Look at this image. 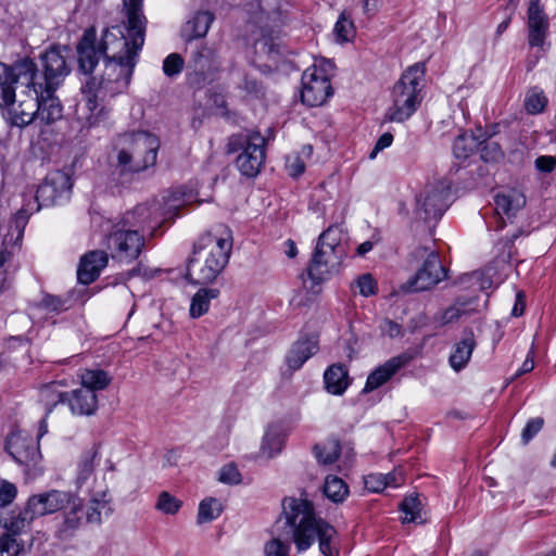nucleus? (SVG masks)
Masks as SVG:
<instances>
[{
	"label": "nucleus",
	"mask_w": 556,
	"mask_h": 556,
	"mask_svg": "<svg viewBox=\"0 0 556 556\" xmlns=\"http://www.w3.org/2000/svg\"><path fill=\"white\" fill-rule=\"evenodd\" d=\"M78 497L65 491L52 490L28 498L33 516H45L59 510H66Z\"/></svg>",
	"instance_id": "21"
},
{
	"label": "nucleus",
	"mask_w": 556,
	"mask_h": 556,
	"mask_svg": "<svg viewBox=\"0 0 556 556\" xmlns=\"http://www.w3.org/2000/svg\"><path fill=\"white\" fill-rule=\"evenodd\" d=\"M219 295V290L215 288H201L191 299L190 316L199 318L210 308L211 301Z\"/></svg>",
	"instance_id": "36"
},
{
	"label": "nucleus",
	"mask_w": 556,
	"mask_h": 556,
	"mask_svg": "<svg viewBox=\"0 0 556 556\" xmlns=\"http://www.w3.org/2000/svg\"><path fill=\"white\" fill-rule=\"evenodd\" d=\"M16 494V486L13 483L3 481L0 485V507L11 504Z\"/></svg>",
	"instance_id": "57"
},
{
	"label": "nucleus",
	"mask_w": 556,
	"mask_h": 556,
	"mask_svg": "<svg viewBox=\"0 0 556 556\" xmlns=\"http://www.w3.org/2000/svg\"><path fill=\"white\" fill-rule=\"evenodd\" d=\"M68 301L63 300L60 296L46 294L39 303V307L48 313L59 314L63 311L68 309Z\"/></svg>",
	"instance_id": "48"
},
{
	"label": "nucleus",
	"mask_w": 556,
	"mask_h": 556,
	"mask_svg": "<svg viewBox=\"0 0 556 556\" xmlns=\"http://www.w3.org/2000/svg\"><path fill=\"white\" fill-rule=\"evenodd\" d=\"M81 93L89 111V115L86 117L87 123L89 126H93L103 115V106H101L99 100H103L109 94H104V90L98 86V78L94 76L86 78L81 86Z\"/></svg>",
	"instance_id": "24"
},
{
	"label": "nucleus",
	"mask_w": 556,
	"mask_h": 556,
	"mask_svg": "<svg viewBox=\"0 0 556 556\" xmlns=\"http://www.w3.org/2000/svg\"><path fill=\"white\" fill-rule=\"evenodd\" d=\"M345 256L346 250H334L317 243L306 270L308 278L315 285L327 280L332 274L338 273Z\"/></svg>",
	"instance_id": "16"
},
{
	"label": "nucleus",
	"mask_w": 556,
	"mask_h": 556,
	"mask_svg": "<svg viewBox=\"0 0 556 556\" xmlns=\"http://www.w3.org/2000/svg\"><path fill=\"white\" fill-rule=\"evenodd\" d=\"M446 278V269L442 265L439 254L431 251L427 254L422 266L417 270L402 289L409 292L430 290Z\"/></svg>",
	"instance_id": "17"
},
{
	"label": "nucleus",
	"mask_w": 556,
	"mask_h": 556,
	"mask_svg": "<svg viewBox=\"0 0 556 556\" xmlns=\"http://www.w3.org/2000/svg\"><path fill=\"white\" fill-rule=\"evenodd\" d=\"M222 65L217 50L213 46L201 43L188 60L187 83L195 89H202L213 81Z\"/></svg>",
	"instance_id": "12"
},
{
	"label": "nucleus",
	"mask_w": 556,
	"mask_h": 556,
	"mask_svg": "<svg viewBox=\"0 0 556 556\" xmlns=\"http://www.w3.org/2000/svg\"><path fill=\"white\" fill-rule=\"evenodd\" d=\"M215 14L210 10H198L193 12L182 25L180 34L186 42L204 38L213 22Z\"/></svg>",
	"instance_id": "25"
},
{
	"label": "nucleus",
	"mask_w": 556,
	"mask_h": 556,
	"mask_svg": "<svg viewBox=\"0 0 556 556\" xmlns=\"http://www.w3.org/2000/svg\"><path fill=\"white\" fill-rule=\"evenodd\" d=\"M482 142L472 134H460L454 141L453 153L456 159L466 160L469 157Z\"/></svg>",
	"instance_id": "37"
},
{
	"label": "nucleus",
	"mask_w": 556,
	"mask_h": 556,
	"mask_svg": "<svg viewBox=\"0 0 556 556\" xmlns=\"http://www.w3.org/2000/svg\"><path fill=\"white\" fill-rule=\"evenodd\" d=\"M283 446V438L276 429H268L263 438L261 455L273 458L279 454Z\"/></svg>",
	"instance_id": "41"
},
{
	"label": "nucleus",
	"mask_w": 556,
	"mask_h": 556,
	"mask_svg": "<svg viewBox=\"0 0 556 556\" xmlns=\"http://www.w3.org/2000/svg\"><path fill=\"white\" fill-rule=\"evenodd\" d=\"M547 103V99L543 91L530 90L525 99V106L528 113L538 114L543 111Z\"/></svg>",
	"instance_id": "47"
},
{
	"label": "nucleus",
	"mask_w": 556,
	"mask_h": 556,
	"mask_svg": "<svg viewBox=\"0 0 556 556\" xmlns=\"http://www.w3.org/2000/svg\"><path fill=\"white\" fill-rule=\"evenodd\" d=\"M42 89L35 85L18 84L12 89V98L1 101V105L8 106L11 124L17 127H25L36 121L38 109H40V94Z\"/></svg>",
	"instance_id": "10"
},
{
	"label": "nucleus",
	"mask_w": 556,
	"mask_h": 556,
	"mask_svg": "<svg viewBox=\"0 0 556 556\" xmlns=\"http://www.w3.org/2000/svg\"><path fill=\"white\" fill-rule=\"evenodd\" d=\"M67 53L66 47L52 46L40 55L42 74L38 73L37 64L29 58L16 61L13 73L23 85L30 84L38 86L43 91L54 92L71 73Z\"/></svg>",
	"instance_id": "4"
},
{
	"label": "nucleus",
	"mask_w": 556,
	"mask_h": 556,
	"mask_svg": "<svg viewBox=\"0 0 556 556\" xmlns=\"http://www.w3.org/2000/svg\"><path fill=\"white\" fill-rule=\"evenodd\" d=\"M425 74V63H415L402 74L392 90V105L386 114L388 121L403 123L417 111L424 99Z\"/></svg>",
	"instance_id": "6"
},
{
	"label": "nucleus",
	"mask_w": 556,
	"mask_h": 556,
	"mask_svg": "<svg viewBox=\"0 0 556 556\" xmlns=\"http://www.w3.org/2000/svg\"><path fill=\"white\" fill-rule=\"evenodd\" d=\"M97 455L98 452L94 448L88 450L81 455L77 469V482L79 484H83L92 476Z\"/></svg>",
	"instance_id": "42"
},
{
	"label": "nucleus",
	"mask_w": 556,
	"mask_h": 556,
	"mask_svg": "<svg viewBox=\"0 0 556 556\" xmlns=\"http://www.w3.org/2000/svg\"><path fill=\"white\" fill-rule=\"evenodd\" d=\"M401 510L404 514L403 522H418L421 519V502L417 495H410L403 500Z\"/></svg>",
	"instance_id": "43"
},
{
	"label": "nucleus",
	"mask_w": 556,
	"mask_h": 556,
	"mask_svg": "<svg viewBox=\"0 0 556 556\" xmlns=\"http://www.w3.org/2000/svg\"><path fill=\"white\" fill-rule=\"evenodd\" d=\"M73 187L72 177L64 170L51 172L43 182L39 185L34 201H29L21 208L14 218L16 228L21 229L26 225L30 214L38 212L42 206H50L62 203L70 199Z\"/></svg>",
	"instance_id": "8"
},
{
	"label": "nucleus",
	"mask_w": 556,
	"mask_h": 556,
	"mask_svg": "<svg viewBox=\"0 0 556 556\" xmlns=\"http://www.w3.org/2000/svg\"><path fill=\"white\" fill-rule=\"evenodd\" d=\"M144 247V238L138 230L124 226L119 222L106 237V248L112 258L130 263L136 260Z\"/></svg>",
	"instance_id": "13"
},
{
	"label": "nucleus",
	"mask_w": 556,
	"mask_h": 556,
	"mask_svg": "<svg viewBox=\"0 0 556 556\" xmlns=\"http://www.w3.org/2000/svg\"><path fill=\"white\" fill-rule=\"evenodd\" d=\"M450 190L443 182L428 185L416 197V218L430 222L441 218L448 207Z\"/></svg>",
	"instance_id": "14"
},
{
	"label": "nucleus",
	"mask_w": 556,
	"mask_h": 556,
	"mask_svg": "<svg viewBox=\"0 0 556 556\" xmlns=\"http://www.w3.org/2000/svg\"><path fill=\"white\" fill-rule=\"evenodd\" d=\"M137 61L130 55L127 61L104 60V71L98 78V86L104 90V94L115 97L124 92L129 84Z\"/></svg>",
	"instance_id": "15"
},
{
	"label": "nucleus",
	"mask_w": 556,
	"mask_h": 556,
	"mask_svg": "<svg viewBox=\"0 0 556 556\" xmlns=\"http://www.w3.org/2000/svg\"><path fill=\"white\" fill-rule=\"evenodd\" d=\"M286 166L289 175L292 177H298L302 175L305 169L304 162L298 155L288 156Z\"/></svg>",
	"instance_id": "58"
},
{
	"label": "nucleus",
	"mask_w": 556,
	"mask_h": 556,
	"mask_svg": "<svg viewBox=\"0 0 556 556\" xmlns=\"http://www.w3.org/2000/svg\"><path fill=\"white\" fill-rule=\"evenodd\" d=\"M232 250V237L226 227L202 236L193 247L187 278L195 285L213 282L226 267Z\"/></svg>",
	"instance_id": "3"
},
{
	"label": "nucleus",
	"mask_w": 556,
	"mask_h": 556,
	"mask_svg": "<svg viewBox=\"0 0 556 556\" xmlns=\"http://www.w3.org/2000/svg\"><path fill=\"white\" fill-rule=\"evenodd\" d=\"M534 368V361H533V357L531 355H528V357L525 359V362L522 363V366L520 367V369L516 372V377H519L523 374H527V372H530L532 371Z\"/></svg>",
	"instance_id": "64"
},
{
	"label": "nucleus",
	"mask_w": 556,
	"mask_h": 556,
	"mask_svg": "<svg viewBox=\"0 0 556 556\" xmlns=\"http://www.w3.org/2000/svg\"><path fill=\"white\" fill-rule=\"evenodd\" d=\"M10 258V253H7L4 251H0V293L4 289V283L7 279V271L3 269L4 264Z\"/></svg>",
	"instance_id": "62"
},
{
	"label": "nucleus",
	"mask_w": 556,
	"mask_h": 556,
	"mask_svg": "<svg viewBox=\"0 0 556 556\" xmlns=\"http://www.w3.org/2000/svg\"><path fill=\"white\" fill-rule=\"evenodd\" d=\"M392 141H393V136L390 132H384L383 135H381L380 138L378 139V141L376 142V146L370 154V157H375V155L379 151L390 147Z\"/></svg>",
	"instance_id": "60"
},
{
	"label": "nucleus",
	"mask_w": 556,
	"mask_h": 556,
	"mask_svg": "<svg viewBox=\"0 0 556 556\" xmlns=\"http://www.w3.org/2000/svg\"><path fill=\"white\" fill-rule=\"evenodd\" d=\"M160 141L148 131H131L118 136L115 150L122 173H139L155 165Z\"/></svg>",
	"instance_id": "5"
},
{
	"label": "nucleus",
	"mask_w": 556,
	"mask_h": 556,
	"mask_svg": "<svg viewBox=\"0 0 556 556\" xmlns=\"http://www.w3.org/2000/svg\"><path fill=\"white\" fill-rule=\"evenodd\" d=\"M473 302L475 300L472 298L468 300L457 299L453 305H451L443 312L438 313L434 316V320L438 321L440 325H447L454 323L462 315L469 314L470 312L475 311V307L472 306Z\"/></svg>",
	"instance_id": "35"
},
{
	"label": "nucleus",
	"mask_w": 556,
	"mask_h": 556,
	"mask_svg": "<svg viewBox=\"0 0 556 556\" xmlns=\"http://www.w3.org/2000/svg\"><path fill=\"white\" fill-rule=\"evenodd\" d=\"M5 450L17 464L26 467L35 466L41 458L38 440L22 430L8 435Z\"/></svg>",
	"instance_id": "19"
},
{
	"label": "nucleus",
	"mask_w": 556,
	"mask_h": 556,
	"mask_svg": "<svg viewBox=\"0 0 556 556\" xmlns=\"http://www.w3.org/2000/svg\"><path fill=\"white\" fill-rule=\"evenodd\" d=\"M389 478L390 475L370 473L365 477V488L371 492H380L384 490V488L388 486L389 483H391Z\"/></svg>",
	"instance_id": "51"
},
{
	"label": "nucleus",
	"mask_w": 556,
	"mask_h": 556,
	"mask_svg": "<svg viewBox=\"0 0 556 556\" xmlns=\"http://www.w3.org/2000/svg\"><path fill=\"white\" fill-rule=\"evenodd\" d=\"M126 21L123 25L106 28L98 41L104 60L137 61L144 43L147 18L142 12V0H124Z\"/></svg>",
	"instance_id": "2"
},
{
	"label": "nucleus",
	"mask_w": 556,
	"mask_h": 556,
	"mask_svg": "<svg viewBox=\"0 0 556 556\" xmlns=\"http://www.w3.org/2000/svg\"><path fill=\"white\" fill-rule=\"evenodd\" d=\"M317 243L337 250H346L345 233L340 225L329 226L318 238Z\"/></svg>",
	"instance_id": "39"
},
{
	"label": "nucleus",
	"mask_w": 556,
	"mask_h": 556,
	"mask_svg": "<svg viewBox=\"0 0 556 556\" xmlns=\"http://www.w3.org/2000/svg\"><path fill=\"white\" fill-rule=\"evenodd\" d=\"M317 350L318 343L313 338L296 341L287 356L288 366L293 370L299 369Z\"/></svg>",
	"instance_id": "30"
},
{
	"label": "nucleus",
	"mask_w": 556,
	"mask_h": 556,
	"mask_svg": "<svg viewBox=\"0 0 556 556\" xmlns=\"http://www.w3.org/2000/svg\"><path fill=\"white\" fill-rule=\"evenodd\" d=\"M475 346L472 332L465 333V337L454 344L448 362L455 371L462 370L468 364Z\"/></svg>",
	"instance_id": "29"
},
{
	"label": "nucleus",
	"mask_w": 556,
	"mask_h": 556,
	"mask_svg": "<svg viewBox=\"0 0 556 556\" xmlns=\"http://www.w3.org/2000/svg\"><path fill=\"white\" fill-rule=\"evenodd\" d=\"M106 507L104 501L93 500L89 503L86 510V519L89 523H100L102 509Z\"/></svg>",
	"instance_id": "55"
},
{
	"label": "nucleus",
	"mask_w": 556,
	"mask_h": 556,
	"mask_svg": "<svg viewBox=\"0 0 556 556\" xmlns=\"http://www.w3.org/2000/svg\"><path fill=\"white\" fill-rule=\"evenodd\" d=\"M187 203L180 194L173 192L161 200L153 199L147 203L137 205L134 210L127 211L119 220L126 227L143 231L150 228L155 231L156 227L163 222L173 219L178 215V211Z\"/></svg>",
	"instance_id": "7"
},
{
	"label": "nucleus",
	"mask_w": 556,
	"mask_h": 556,
	"mask_svg": "<svg viewBox=\"0 0 556 556\" xmlns=\"http://www.w3.org/2000/svg\"><path fill=\"white\" fill-rule=\"evenodd\" d=\"M41 400L46 403L47 414L51 413L58 403H68L71 410L77 415L90 416L98 408V397L91 389L79 388L71 393L58 390V383L52 382L46 386L40 392Z\"/></svg>",
	"instance_id": "11"
},
{
	"label": "nucleus",
	"mask_w": 556,
	"mask_h": 556,
	"mask_svg": "<svg viewBox=\"0 0 556 556\" xmlns=\"http://www.w3.org/2000/svg\"><path fill=\"white\" fill-rule=\"evenodd\" d=\"M381 0H363V12L372 17L380 9Z\"/></svg>",
	"instance_id": "61"
},
{
	"label": "nucleus",
	"mask_w": 556,
	"mask_h": 556,
	"mask_svg": "<svg viewBox=\"0 0 556 556\" xmlns=\"http://www.w3.org/2000/svg\"><path fill=\"white\" fill-rule=\"evenodd\" d=\"M266 139L258 132L232 135L228 140V152L242 151L236 159V166L247 177H255L265 162Z\"/></svg>",
	"instance_id": "9"
},
{
	"label": "nucleus",
	"mask_w": 556,
	"mask_h": 556,
	"mask_svg": "<svg viewBox=\"0 0 556 556\" xmlns=\"http://www.w3.org/2000/svg\"><path fill=\"white\" fill-rule=\"evenodd\" d=\"M218 480L227 484H238L241 482V473L237 466L230 463L220 468Z\"/></svg>",
	"instance_id": "53"
},
{
	"label": "nucleus",
	"mask_w": 556,
	"mask_h": 556,
	"mask_svg": "<svg viewBox=\"0 0 556 556\" xmlns=\"http://www.w3.org/2000/svg\"><path fill=\"white\" fill-rule=\"evenodd\" d=\"M109 256L104 251H90L81 258L77 269V278L80 283L89 285L100 275V271L108 265Z\"/></svg>",
	"instance_id": "26"
},
{
	"label": "nucleus",
	"mask_w": 556,
	"mask_h": 556,
	"mask_svg": "<svg viewBox=\"0 0 556 556\" xmlns=\"http://www.w3.org/2000/svg\"><path fill=\"white\" fill-rule=\"evenodd\" d=\"M78 71L88 77L91 76L103 53L97 40L94 27L85 29L76 46Z\"/></svg>",
	"instance_id": "20"
},
{
	"label": "nucleus",
	"mask_w": 556,
	"mask_h": 556,
	"mask_svg": "<svg viewBox=\"0 0 556 556\" xmlns=\"http://www.w3.org/2000/svg\"><path fill=\"white\" fill-rule=\"evenodd\" d=\"M286 525L285 535L273 538L264 546L265 556H288L293 540L299 552L309 548L316 539L325 556H339L336 543L337 530L315 513L313 503L302 497H286L282 501Z\"/></svg>",
	"instance_id": "1"
},
{
	"label": "nucleus",
	"mask_w": 556,
	"mask_h": 556,
	"mask_svg": "<svg viewBox=\"0 0 556 556\" xmlns=\"http://www.w3.org/2000/svg\"><path fill=\"white\" fill-rule=\"evenodd\" d=\"M332 94L329 78L316 66L307 68L302 75L301 100L308 106H319Z\"/></svg>",
	"instance_id": "18"
},
{
	"label": "nucleus",
	"mask_w": 556,
	"mask_h": 556,
	"mask_svg": "<svg viewBox=\"0 0 556 556\" xmlns=\"http://www.w3.org/2000/svg\"><path fill=\"white\" fill-rule=\"evenodd\" d=\"M222 513V506L216 498H205L199 505L198 522H208L216 519Z\"/></svg>",
	"instance_id": "44"
},
{
	"label": "nucleus",
	"mask_w": 556,
	"mask_h": 556,
	"mask_svg": "<svg viewBox=\"0 0 556 556\" xmlns=\"http://www.w3.org/2000/svg\"><path fill=\"white\" fill-rule=\"evenodd\" d=\"M83 515V504L81 501L77 498L64 510L63 520L55 532L56 538L62 541H67L73 538L81 525Z\"/></svg>",
	"instance_id": "27"
},
{
	"label": "nucleus",
	"mask_w": 556,
	"mask_h": 556,
	"mask_svg": "<svg viewBox=\"0 0 556 556\" xmlns=\"http://www.w3.org/2000/svg\"><path fill=\"white\" fill-rule=\"evenodd\" d=\"M525 311V302L522 292H518L516 294V302L511 309V315L515 317H519L523 314Z\"/></svg>",
	"instance_id": "63"
},
{
	"label": "nucleus",
	"mask_w": 556,
	"mask_h": 556,
	"mask_svg": "<svg viewBox=\"0 0 556 556\" xmlns=\"http://www.w3.org/2000/svg\"><path fill=\"white\" fill-rule=\"evenodd\" d=\"M535 167L543 173H551L556 167V160L553 156H539L535 160Z\"/></svg>",
	"instance_id": "59"
},
{
	"label": "nucleus",
	"mask_w": 556,
	"mask_h": 556,
	"mask_svg": "<svg viewBox=\"0 0 556 556\" xmlns=\"http://www.w3.org/2000/svg\"><path fill=\"white\" fill-rule=\"evenodd\" d=\"M54 92L43 91L40 94V109H38L36 121L49 125L62 117V105Z\"/></svg>",
	"instance_id": "33"
},
{
	"label": "nucleus",
	"mask_w": 556,
	"mask_h": 556,
	"mask_svg": "<svg viewBox=\"0 0 556 556\" xmlns=\"http://www.w3.org/2000/svg\"><path fill=\"white\" fill-rule=\"evenodd\" d=\"M334 35L338 41L348 42L355 36L353 21L345 12H342L334 25Z\"/></svg>",
	"instance_id": "45"
},
{
	"label": "nucleus",
	"mask_w": 556,
	"mask_h": 556,
	"mask_svg": "<svg viewBox=\"0 0 556 556\" xmlns=\"http://www.w3.org/2000/svg\"><path fill=\"white\" fill-rule=\"evenodd\" d=\"M494 202L497 214L511 217L526 205V197L520 191L511 189L496 194Z\"/></svg>",
	"instance_id": "31"
},
{
	"label": "nucleus",
	"mask_w": 556,
	"mask_h": 556,
	"mask_svg": "<svg viewBox=\"0 0 556 556\" xmlns=\"http://www.w3.org/2000/svg\"><path fill=\"white\" fill-rule=\"evenodd\" d=\"M80 379L81 387L91 389L93 393L98 390L105 389L111 382V378L102 369H86L80 375Z\"/></svg>",
	"instance_id": "38"
},
{
	"label": "nucleus",
	"mask_w": 556,
	"mask_h": 556,
	"mask_svg": "<svg viewBox=\"0 0 556 556\" xmlns=\"http://www.w3.org/2000/svg\"><path fill=\"white\" fill-rule=\"evenodd\" d=\"M528 43L543 48L549 29V18L540 0H531L527 11Z\"/></svg>",
	"instance_id": "22"
},
{
	"label": "nucleus",
	"mask_w": 556,
	"mask_h": 556,
	"mask_svg": "<svg viewBox=\"0 0 556 556\" xmlns=\"http://www.w3.org/2000/svg\"><path fill=\"white\" fill-rule=\"evenodd\" d=\"M21 549L14 535L8 533L0 538V556H17Z\"/></svg>",
	"instance_id": "52"
},
{
	"label": "nucleus",
	"mask_w": 556,
	"mask_h": 556,
	"mask_svg": "<svg viewBox=\"0 0 556 556\" xmlns=\"http://www.w3.org/2000/svg\"><path fill=\"white\" fill-rule=\"evenodd\" d=\"M38 516H33L29 509V501L23 510H12L0 517V526L8 530L9 534L17 535L27 528Z\"/></svg>",
	"instance_id": "28"
},
{
	"label": "nucleus",
	"mask_w": 556,
	"mask_h": 556,
	"mask_svg": "<svg viewBox=\"0 0 556 556\" xmlns=\"http://www.w3.org/2000/svg\"><path fill=\"white\" fill-rule=\"evenodd\" d=\"M409 361V355L401 354L390 358L384 364L377 367L367 377L364 392H371L388 382L402 367L408 364Z\"/></svg>",
	"instance_id": "23"
},
{
	"label": "nucleus",
	"mask_w": 556,
	"mask_h": 556,
	"mask_svg": "<svg viewBox=\"0 0 556 556\" xmlns=\"http://www.w3.org/2000/svg\"><path fill=\"white\" fill-rule=\"evenodd\" d=\"M313 453L319 465H332L341 454L340 441L336 438H328L320 443H316L313 446Z\"/></svg>",
	"instance_id": "34"
},
{
	"label": "nucleus",
	"mask_w": 556,
	"mask_h": 556,
	"mask_svg": "<svg viewBox=\"0 0 556 556\" xmlns=\"http://www.w3.org/2000/svg\"><path fill=\"white\" fill-rule=\"evenodd\" d=\"M324 494L332 502L340 503L349 494V488L341 478L328 476L324 484Z\"/></svg>",
	"instance_id": "40"
},
{
	"label": "nucleus",
	"mask_w": 556,
	"mask_h": 556,
	"mask_svg": "<svg viewBox=\"0 0 556 556\" xmlns=\"http://www.w3.org/2000/svg\"><path fill=\"white\" fill-rule=\"evenodd\" d=\"M480 156L484 162H496L503 156L500 144L495 141H481Z\"/></svg>",
	"instance_id": "49"
},
{
	"label": "nucleus",
	"mask_w": 556,
	"mask_h": 556,
	"mask_svg": "<svg viewBox=\"0 0 556 556\" xmlns=\"http://www.w3.org/2000/svg\"><path fill=\"white\" fill-rule=\"evenodd\" d=\"M182 505V502L176 496L172 495L167 491L160 493L155 503V508L167 515H175L178 513Z\"/></svg>",
	"instance_id": "46"
},
{
	"label": "nucleus",
	"mask_w": 556,
	"mask_h": 556,
	"mask_svg": "<svg viewBox=\"0 0 556 556\" xmlns=\"http://www.w3.org/2000/svg\"><path fill=\"white\" fill-rule=\"evenodd\" d=\"M544 419L541 417L530 419L522 430L521 438L527 444L543 427Z\"/></svg>",
	"instance_id": "56"
},
{
	"label": "nucleus",
	"mask_w": 556,
	"mask_h": 556,
	"mask_svg": "<svg viewBox=\"0 0 556 556\" xmlns=\"http://www.w3.org/2000/svg\"><path fill=\"white\" fill-rule=\"evenodd\" d=\"M326 390L334 395H341L349 387V371L344 365L333 364L324 374Z\"/></svg>",
	"instance_id": "32"
},
{
	"label": "nucleus",
	"mask_w": 556,
	"mask_h": 556,
	"mask_svg": "<svg viewBox=\"0 0 556 556\" xmlns=\"http://www.w3.org/2000/svg\"><path fill=\"white\" fill-rule=\"evenodd\" d=\"M356 286L363 296H370L377 293V281L370 274H363L356 279Z\"/></svg>",
	"instance_id": "54"
},
{
	"label": "nucleus",
	"mask_w": 556,
	"mask_h": 556,
	"mask_svg": "<svg viewBox=\"0 0 556 556\" xmlns=\"http://www.w3.org/2000/svg\"><path fill=\"white\" fill-rule=\"evenodd\" d=\"M185 61L178 53H170L163 61V72L168 77L178 75L184 68Z\"/></svg>",
	"instance_id": "50"
}]
</instances>
